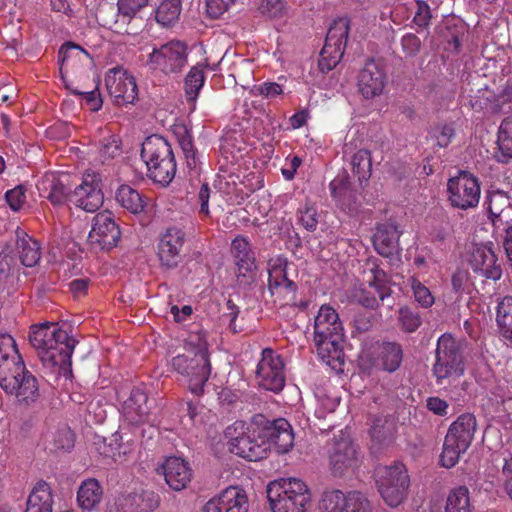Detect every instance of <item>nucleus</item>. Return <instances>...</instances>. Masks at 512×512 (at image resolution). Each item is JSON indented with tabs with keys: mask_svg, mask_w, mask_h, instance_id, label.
Instances as JSON below:
<instances>
[{
	"mask_svg": "<svg viewBox=\"0 0 512 512\" xmlns=\"http://www.w3.org/2000/svg\"><path fill=\"white\" fill-rule=\"evenodd\" d=\"M121 154L122 148L119 136L110 134L102 139L99 147V158L103 163L116 159Z\"/></svg>",
	"mask_w": 512,
	"mask_h": 512,
	"instance_id": "obj_52",
	"label": "nucleus"
},
{
	"mask_svg": "<svg viewBox=\"0 0 512 512\" xmlns=\"http://www.w3.org/2000/svg\"><path fill=\"white\" fill-rule=\"evenodd\" d=\"M298 221L308 231H315L318 225L317 210L314 205L306 203L298 211Z\"/></svg>",
	"mask_w": 512,
	"mask_h": 512,
	"instance_id": "obj_59",
	"label": "nucleus"
},
{
	"mask_svg": "<svg viewBox=\"0 0 512 512\" xmlns=\"http://www.w3.org/2000/svg\"><path fill=\"white\" fill-rule=\"evenodd\" d=\"M117 512H153L159 505L158 496L151 491L129 493L117 498Z\"/></svg>",
	"mask_w": 512,
	"mask_h": 512,
	"instance_id": "obj_32",
	"label": "nucleus"
},
{
	"mask_svg": "<svg viewBox=\"0 0 512 512\" xmlns=\"http://www.w3.org/2000/svg\"><path fill=\"white\" fill-rule=\"evenodd\" d=\"M219 494L227 512H248L249 502L244 489L230 486Z\"/></svg>",
	"mask_w": 512,
	"mask_h": 512,
	"instance_id": "obj_43",
	"label": "nucleus"
},
{
	"mask_svg": "<svg viewBox=\"0 0 512 512\" xmlns=\"http://www.w3.org/2000/svg\"><path fill=\"white\" fill-rule=\"evenodd\" d=\"M231 253L237 266V278L240 283H247L256 269L255 257L249 240L238 235L231 243Z\"/></svg>",
	"mask_w": 512,
	"mask_h": 512,
	"instance_id": "obj_29",
	"label": "nucleus"
},
{
	"mask_svg": "<svg viewBox=\"0 0 512 512\" xmlns=\"http://www.w3.org/2000/svg\"><path fill=\"white\" fill-rule=\"evenodd\" d=\"M408 283L413 292L414 299L419 306L422 308H430L433 306L435 297L427 286L415 276L410 277Z\"/></svg>",
	"mask_w": 512,
	"mask_h": 512,
	"instance_id": "obj_53",
	"label": "nucleus"
},
{
	"mask_svg": "<svg viewBox=\"0 0 512 512\" xmlns=\"http://www.w3.org/2000/svg\"><path fill=\"white\" fill-rule=\"evenodd\" d=\"M37 188L41 195L54 205L62 204L69 197L65 186L54 174H46L37 184Z\"/></svg>",
	"mask_w": 512,
	"mask_h": 512,
	"instance_id": "obj_40",
	"label": "nucleus"
},
{
	"mask_svg": "<svg viewBox=\"0 0 512 512\" xmlns=\"http://www.w3.org/2000/svg\"><path fill=\"white\" fill-rule=\"evenodd\" d=\"M375 350L378 354L376 359L372 358L369 349L365 348L361 351L359 363L362 367H379L388 372H394L400 367L403 351L399 344L395 342H385L377 345Z\"/></svg>",
	"mask_w": 512,
	"mask_h": 512,
	"instance_id": "obj_25",
	"label": "nucleus"
},
{
	"mask_svg": "<svg viewBox=\"0 0 512 512\" xmlns=\"http://www.w3.org/2000/svg\"><path fill=\"white\" fill-rule=\"evenodd\" d=\"M58 58L59 73L65 88L75 95H82L89 110L94 112L100 110L103 102L98 90V83L93 90L82 92L74 88L73 82L70 80L71 76L83 75L86 72L91 60L89 54L76 44L66 43L60 48Z\"/></svg>",
	"mask_w": 512,
	"mask_h": 512,
	"instance_id": "obj_4",
	"label": "nucleus"
},
{
	"mask_svg": "<svg viewBox=\"0 0 512 512\" xmlns=\"http://www.w3.org/2000/svg\"><path fill=\"white\" fill-rule=\"evenodd\" d=\"M401 46L406 56H415L420 50L421 41L415 34L407 33L401 39Z\"/></svg>",
	"mask_w": 512,
	"mask_h": 512,
	"instance_id": "obj_62",
	"label": "nucleus"
},
{
	"mask_svg": "<svg viewBox=\"0 0 512 512\" xmlns=\"http://www.w3.org/2000/svg\"><path fill=\"white\" fill-rule=\"evenodd\" d=\"M141 159L147 175L161 186L169 185L176 174V161L169 142L160 135H150L142 143Z\"/></svg>",
	"mask_w": 512,
	"mask_h": 512,
	"instance_id": "obj_5",
	"label": "nucleus"
},
{
	"mask_svg": "<svg viewBox=\"0 0 512 512\" xmlns=\"http://www.w3.org/2000/svg\"><path fill=\"white\" fill-rule=\"evenodd\" d=\"M311 497L310 488L299 478H281L268 486L272 512H307Z\"/></svg>",
	"mask_w": 512,
	"mask_h": 512,
	"instance_id": "obj_6",
	"label": "nucleus"
},
{
	"mask_svg": "<svg viewBox=\"0 0 512 512\" xmlns=\"http://www.w3.org/2000/svg\"><path fill=\"white\" fill-rule=\"evenodd\" d=\"M207 63H198L193 66L187 73L184 80V91L186 100L190 106V110L196 109V101L205 83V68Z\"/></svg>",
	"mask_w": 512,
	"mask_h": 512,
	"instance_id": "obj_38",
	"label": "nucleus"
},
{
	"mask_svg": "<svg viewBox=\"0 0 512 512\" xmlns=\"http://www.w3.org/2000/svg\"><path fill=\"white\" fill-rule=\"evenodd\" d=\"M470 493L467 487L459 486L450 491L447 497L445 512H472Z\"/></svg>",
	"mask_w": 512,
	"mask_h": 512,
	"instance_id": "obj_47",
	"label": "nucleus"
},
{
	"mask_svg": "<svg viewBox=\"0 0 512 512\" xmlns=\"http://www.w3.org/2000/svg\"><path fill=\"white\" fill-rule=\"evenodd\" d=\"M184 244V232L175 227L168 228L160 237L158 257L161 264L173 268L180 262V252Z\"/></svg>",
	"mask_w": 512,
	"mask_h": 512,
	"instance_id": "obj_28",
	"label": "nucleus"
},
{
	"mask_svg": "<svg viewBox=\"0 0 512 512\" xmlns=\"http://www.w3.org/2000/svg\"><path fill=\"white\" fill-rule=\"evenodd\" d=\"M256 376L259 386L265 390L279 392L285 385V365L282 357L270 348L262 351Z\"/></svg>",
	"mask_w": 512,
	"mask_h": 512,
	"instance_id": "obj_19",
	"label": "nucleus"
},
{
	"mask_svg": "<svg viewBox=\"0 0 512 512\" xmlns=\"http://www.w3.org/2000/svg\"><path fill=\"white\" fill-rule=\"evenodd\" d=\"M100 181L99 175L85 173L81 184L69 194L68 201L86 212H96L104 202Z\"/></svg>",
	"mask_w": 512,
	"mask_h": 512,
	"instance_id": "obj_23",
	"label": "nucleus"
},
{
	"mask_svg": "<svg viewBox=\"0 0 512 512\" xmlns=\"http://www.w3.org/2000/svg\"><path fill=\"white\" fill-rule=\"evenodd\" d=\"M364 284L354 293L356 301L364 307L375 308L391 295L387 273L379 268L377 259H369L363 271Z\"/></svg>",
	"mask_w": 512,
	"mask_h": 512,
	"instance_id": "obj_9",
	"label": "nucleus"
},
{
	"mask_svg": "<svg viewBox=\"0 0 512 512\" xmlns=\"http://www.w3.org/2000/svg\"><path fill=\"white\" fill-rule=\"evenodd\" d=\"M74 433L69 427H62L46 437V448L50 451L68 452L74 447Z\"/></svg>",
	"mask_w": 512,
	"mask_h": 512,
	"instance_id": "obj_48",
	"label": "nucleus"
},
{
	"mask_svg": "<svg viewBox=\"0 0 512 512\" xmlns=\"http://www.w3.org/2000/svg\"><path fill=\"white\" fill-rule=\"evenodd\" d=\"M29 340L47 368L71 364L77 341L58 323L44 322L30 327Z\"/></svg>",
	"mask_w": 512,
	"mask_h": 512,
	"instance_id": "obj_1",
	"label": "nucleus"
},
{
	"mask_svg": "<svg viewBox=\"0 0 512 512\" xmlns=\"http://www.w3.org/2000/svg\"><path fill=\"white\" fill-rule=\"evenodd\" d=\"M496 322L503 337L512 341V296H506L498 302Z\"/></svg>",
	"mask_w": 512,
	"mask_h": 512,
	"instance_id": "obj_46",
	"label": "nucleus"
},
{
	"mask_svg": "<svg viewBox=\"0 0 512 512\" xmlns=\"http://www.w3.org/2000/svg\"><path fill=\"white\" fill-rule=\"evenodd\" d=\"M375 481L383 501L390 507H398L407 498L410 476L406 466L395 461L376 469Z\"/></svg>",
	"mask_w": 512,
	"mask_h": 512,
	"instance_id": "obj_8",
	"label": "nucleus"
},
{
	"mask_svg": "<svg viewBox=\"0 0 512 512\" xmlns=\"http://www.w3.org/2000/svg\"><path fill=\"white\" fill-rule=\"evenodd\" d=\"M15 245L18 249L19 259L26 267H34L41 258L40 244L32 239L23 229L15 231Z\"/></svg>",
	"mask_w": 512,
	"mask_h": 512,
	"instance_id": "obj_36",
	"label": "nucleus"
},
{
	"mask_svg": "<svg viewBox=\"0 0 512 512\" xmlns=\"http://www.w3.org/2000/svg\"><path fill=\"white\" fill-rule=\"evenodd\" d=\"M53 494L50 485L41 480L31 490L25 512H52Z\"/></svg>",
	"mask_w": 512,
	"mask_h": 512,
	"instance_id": "obj_37",
	"label": "nucleus"
},
{
	"mask_svg": "<svg viewBox=\"0 0 512 512\" xmlns=\"http://www.w3.org/2000/svg\"><path fill=\"white\" fill-rule=\"evenodd\" d=\"M399 322L402 330L407 333L415 332L422 324L420 314L409 307H402L399 310Z\"/></svg>",
	"mask_w": 512,
	"mask_h": 512,
	"instance_id": "obj_56",
	"label": "nucleus"
},
{
	"mask_svg": "<svg viewBox=\"0 0 512 512\" xmlns=\"http://www.w3.org/2000/svg\"><path fill=\"white\" fill-rule=\"evenodd\" d=\"M466 261L475 274L497 281L502 276V269L497 263L493 243L472 244L467 252Z\"/></svg>",
	"mask_w": 512,
	"mask_h": 512,
	"instance_id": "obj_21",
	"label": "nucleus"
},
{
	"mask_svg": "<svg viewBox=\"0 0 512 512\" xmlns=\"http://www.w3.org/2000/svg\"><path fill=\"white\" fill-rule=\"evenodd\" d=\"M476 418L470 413L460 415L449 427L445 436L440 464L454 467L470 447L476 431Z\"/></svg>",
	"mask_w": 512,
	"mask_h": 512,
	"instance_id": "obj_7",
	"label": "nucleus"
},
{
	"mask_svg": "<svg viewBox=\"0 0 512 512\" xmlns=\"http://www.w3.org/2000/svg\"><path fill=\"white\" fill-rule=\"evenodd\" d=\"M512 103V80L509 79L499 92L485 86L471 96L470 105L475 111L496 114L504 111L505 106Z\"/></svg>",
	"mask_w": 512,
	"mask_h": 512,
	"instance_id": "obj_24",
	"label": "nucleus"
},
{
	"mask_svg": "<svg viewBox=\"0 0 512 512\" xmlns=\"http://www.w3.org/2000/svg\"><path fill=\"white\" fill-rule=\"evenodd\" d=\"M451 284L454 292L459 296H462L463 294H470L474 287L470 273L464 269H458L452 275Z\"/></svg>",
	"mask_w": 512,
	"mask_h": 512,
	"instance_id": "obj_55",
	"label": "nucleus"
},
{
	"mask_svg": "<svg viewBox=\"0 0 512 512\" xmlns=\"http://www.w3.org/2000/svg\"><path fill=\"white\" fill-rule=\"evenodd\" d=\"M236 0H207L206 11L209 17L217 19L227 12Z\"/></svg>",
	"mask_w": 512,
	"mask_h": 512,
	"instance_id": "obj_61",
	"label": "nucleus"
},
{
	"mask_svg": "<svg viewBox=\"0 0 512 512\" xmlns=\"http://www.w3.org/2000/svg\"><path fill=\"white\" fill-rule=\"evenodd\" d=\"M313 341L325 364L333 369L343 365L344 327L337 311L330 305H322L315 316Z\"/></svg>",
	"mask_w": 512,
	"mask_h": 512,
	"instance_id": "obj_2",
	"label": "nucleus"
},
{
	"mask_svg": "<svg viewBox=\"0 0 512 512\" xmlns=\"http://www.w3.org/2000/svg\"><path fill=\"white\" fill-rule=\"evenodd\" d=\"M320 512H371L368 499L358 491L327 490L322 494Z\"/></svg>",
	"mask_w": 512,
	"mask_h": 512,
	"instance_id": "obj_18",
	"label": "nucleus"
},
{
	"mask_svg": "<svg viewBox=\"0 0 512 512\" xmlns=\"http://www.w3.org/2000/svg\"><path fill=\"white\" fill-rule=\"evenodd\" d=\"M268 288L274 303L280 306L295 305L297 285L287 277V260L274 256L268 261Z\"/></svg>",
	"mask_w": 512,
	"mask_h": 512,
	"instance_id": "obj_13",
	"label": "nucleus"
},
{
	"mask_svg": "<svg viewBox=\"0 0 512 512\" xmlns=\"http://www.w3.org/2000/svg\"><path fill=\"white\" fill-rule=\"evenodd\" d=\"M352 171L360 182L366 181L372 170L371 153L366 149L358 150L352 157Z\"/></svg>",
	"mask_w": 512,
	"mask_h": 512,
	"instance_id": "obj_49",
	"label": "nucleus"
},
{
	"mask_svg": "<svg viewBox=\"0 0 512 512\" xmlns=\"http://www.w3.org/2000/svg\"><path fill=\"white\" fill-rule=\"evenodd\" d=\"M166 483L175 491H180L190 483L192 469L189 463L180 457H167L162 466Z\"/></svg>",
	"mask_w": 512,
	"mask_h": 512,
	"instance_id": "obj_31",
	"label": "nucleus"
},
{
	"mask_svg": "<svg viewBox=\"0 0 512 512\" xmlns=\"http://www.w3.org/2000/svg\"><path fill=\"white\" fill-rule=\"evenodd\" d=\"M349 34V20L338 18L328 29L325 44L320 53L319 67L327 72L336 67L342 59Z\"/></svg>",
	"mask_w": 512,
	"mask_h": 512,
	"instance_id": "obj_14",
	"label": "nucleus"
},
{
	"mask_svg": "<svg viewBox=\"0 0 512 512\" xmlns=\"http://www.w3.org/2000/svg\"><path fill=\"white\" fill-rule=\"evenodd\" d=\"M0 386L21 407H31L41 398L38 379L25 365L4 378Z\"/></svg>",
	"mask_w": 512,
	"mask_h": 512,
	"instance_id": "obj_12",
	"label": "nucleus"
},
{
	"mask_svg": "<svg viewBox=\"0 0 512 512\" xmlns=\"http://www.w3.org/2000/svg\"><path fill=\"white\" fill-rule=\"evenodd\" d=\"M402 232L394 223H383L377 226L373 236L375 250L384 257H391L399 251V238Z\"/></svg>",
	"mask_w": 512,
	"mask_h": 512,
	"instance_id": "obj_34",
	"label": "nucleus"
},
{
	"mask_svg": "<svg viewBox=\"0 0 512 512\" xmlns=\"http://www.w3.org/2000/svg\"><path fill=\"white\" fill-rule=\"evenodd\" d=\"M187 62V47L180 41H171L149 54L147 63L164 73L179 72Z\"/></svg>",
	"mask_w": 512,
	"mask_h": 512,
	"instance_id": "obj_22",
	"label": "nucleus"
},
{
	"mask_svg": "<svg viewBox=\"0 0 512 512\" xmlns=\"http://www.w3.org/2000/svg\"><path fill=\"white\" fill-rule=\"evenodd\" d=\"M332 197L342 209L350 208V201L353 193L349 189V183L344 177H337L330 182Z\"/></svg>",
	"mask_w": 512,
	"mask_h": 512,
	"instance_id": "obj_50",
	"label": "nucleus"
},
{
	"mask_svg": "<svg viewBox=\"0 0 512 512\" xmlns=\"http://www.w3.org/2000/svg\"><path fill=\"white\" fill-rule=\"evenodd\" d=\"M171 368L187 382L191 393L201 395L208 381L211 367L209 359L191 354H178L171 360Z\"/></svg>",
	"mask_w": 512,
	"mask_h": 512,
	"instance_id": "obj_11",
	"label": "nucleus"
},
{
	"mask_svg": "<svg viewBox=\"0 0 512 512\" xmlns=\"http://www.w3.org/2000/svg\"><path fill=\"white\" fill-rule=\"evenodd\" d=\"M259 12L267 18H282L286 14V5L283 0H262Z\"/></svg>",
	"mask_w": 512,
	"mask_h": 512,
	"instance_id": "obj_57",
	"label": "nucleus"
},
{
	"mask_svg": "<svg viewBox=\"0 0 512 512\" xmlns=\"http://www.w3.org/2000/svg\"><path fill=\"white\" fill-rule=\"evenodd\" d=\"M464 373L463 358L459 343L451 334H443L437 341L436 361L433 375L438 384L451 377H459Z\"/></svg>",
	"mask_w": 512,
	"mask_h": 512,
	"instance_id": "obj_10",
	"label": "nucleus"
},
{
	"mask_svg": "<svg viewBox=\"0 0 512 512\" xmlns=\"http://www.w3.org/2000/svg\"><path fill=\"white\" fill-rule=\"evenodd\" d=\"M148 3L149 0H118V13L120 16L130 20L134 18L141 9L146 7Z\"/></svg>",
	"mask_w": 512,
	"mask_h": 512,
	"instance_id": "obj_58",
	"label": "nucleus"
},
{
	"mask_svg": "<svg viewBox=\"0 0 512 512\" xmlns=\"http://www.w3.org/2000/svg\"><path fill=\"white\" fill-rule=\"evenodd\" d=\"M387 83V75L380 61L369 59L360 70L357 77V86L365 99L380 96Z\"/></svg>",
	"mask_w": 512,
	"mask_h": 512,
	"instance_id": "obj_27",
	"label": "nucleus"
},
{
	"mask_svg": "<svg viewBox=\"0 0 512 512\" xmlns=\"http://www.w3.org/2000/svg\"><path fill=\"white\" fill-rule=\"evenodd\" d=\"M117 203L132 214H139L145 208L142 195L133 187L123 184L118 187L115 195Z\"/></svg>",
	"mask_w": 512,
	"mask_h": 512,
	"instance_id": "obj_42",
	"label": "nucleus"
},
{
	"mask_svg": "<svg viewBox=\"0 0 512 512\" xmlns=\"http://www.w3.org/2000/svg\"><path fill=\"white\" fill-rule=\"evenodd\" d=\"M105 85L114 103L119 106L134 104L138 100V86L132 73L121 66L109 69Z\"/></svg>",
	"mask_w": 512,
	"mask_h": 512,
	"instance_id": "obj_16",
	"label": "nucleus"
},
{
	"mask_svg": "<svg viewBox=\"0 0 512 512\" xmlns=\"http://www.w3.org/2000/svg\"><path fill=\"white\" fill-rule=\"evenodd\" d=\"M120 237V228L110 212L98 213L93 218L88 235V243L93 250L109 251L117 246Z\"/></svg>",
	"mask_w": 512,
	"mask_h": 512,
	"instance_id": "obj_20",
	"label": "nucleus"
},
{
	"mask_svg": "<svg viewBox=\"0 0 512 512\" xmlns=\"http://www.w3.org/2000/svg\"><path fill=\"white\" fill-rule=\"evenodd\" d=\"M497 146L496 159L498 162L508 163L512 160V117L502 121L498 130Z\"/></svg>",
	"mask_w": 512,
	"mask_h": 512,
	"instance_id": "obj_44",
	"label": "nucleus"
},
{
	"mask_svg": "<svg viewBox=\"0 0 512 512\" xmlns=\"http://www.w3.org/2000/svg\"><path fill=\"white\" fill-rule=\"evenodd\" d=\"M262 416L255 417L251 422L237 420L229 425L225 431L224 436L227 440L229 449L241 442L248 435H256L262 431Z\"/></svg>",
	"mask_w": 512,
	"mask_h": 512,
	"instance_id": "obj_39",
	"label": "nucleus"
},
{
	"mask_svg": "<svg viewBox=\"0 0 512 512\" xmlns=\"http://www.w3.org/2000/svg\"><path fill=\"white\" fill-rule=\"evenodd\" d=\"M262 439L267 440L269 451L274 449L279 454L289 452L294 445V434L290 423L284 418L273 421L262 419Z\"/></svg>",
	"mask_w": 512,
	"mask_h": 512,
	"instance_id": "obj_26",
	"label": "nucleus"
},
{
	"mask_svg": "<svg viewBox=\"0 0 512 512\" xmlns=\"http://www.w3.org/2000/svg\"><path fill=\"white\" fill-rule=\"evenodd\" d=\"M15 263L14 245L6 243L0 251V273H5Z\"/></svg>",
	"mask_w": 512,
	"mask_h": 512,
	"instance_id": "obj_63",
	"label": "nucleus"
},
{
	"mask_svg": "<svg viewBox=\"0 0 512 512\" xmlns=\"http://www.w3.org/2000/svg\"><path fill=\"white\" fill-rule=\"evenodd\" d=\"M6 201L13 211L21 209L26 201V189L23 185H18L10 189L5 194Z\"/></svg>",
	"mask_w": 512,
	"mask_h": 512,
	"instance_id": "obj_60",
	"label": "nucleus"
},
{
	"mask_svg": "<svg viewBox=\"0 0 512 512\" xmlns=\"http://www.w3.org/2000/svg\"><path fill=\"white\" fill-rule=\"evenodd\" d=\"M417 10L414 15V23L423 28L428 26L431 19V12L429 6L424 1H417Z\"/></svg>",
	"mask_w": 512,
	"mask_h": 512,
	"instance_id": "obj_64",
	"label": "nucleus"
},
{
	"mask_svg": "<svg viewBox=\"0 0 512 512\" xmlns=\"http://www.w3.org/2000/svg\"><path fill=\"white\" fill-rule=\"evenodd\" d=\"M448 200L458 209L467 210L478 205L480 200V184L472 174L460 171L447 183Z\"/></svg>",
	"mask_w": 512,
	"mask_h": 512,
	"instance_id": "obj_15",
	"label": "nucleus"
},
{
	"mask_svg": "<svg viewBox=\"0 0 512 512\" xmlns=\"http://www.w3.org/2000/svg\"><path fill=\"white\" fill-rule=\"evenodd\" d=\"M102 494V488L96 479H86L77 492L78 504L84 510H92L100 503Z\"/></svg>",
	"mask_w": 512,
	"mask_h": 512,
	"instance_id": "obj_41",
	"label": "nucleus"
},
{
	"mask_svg": "<svg viewBox=\"0 0 512 512\" xmlns=\"http://www.w3.org/2000/svg\"><path fill=\"white\" fill-rule=\"evenodd\" d=\"M329 462L334 476L341 477L359 465V452L347 432L341 431L329 449Z\"/></svg>",
	"mask_w": 512,
	"mask_h": 512,
	"instance_id": "obj_17",
	"label": "nucleus"
},
{
	"mask_svg": "<svg viewBox=\"0 0 512 512\" xmlns=\"http://www.w3.org/2000/svg\"><path fill=\"white\" fill-rule=\"evenodd\" d=\"M509 205V198L502 192L492 193L488 197L487 210L489 212V217L494 225L497 221L502 220V214L504 213L505 209L509 207Z\"/></svg>",
	"mask_w": 512,
	"mask_h": 512,
	"instance_id": "obj_54",
	"label": "nucleus"
},
{
	"mask_svg": "<svg viewBox=\"0 0 512 512\" xmlns=\"http://www.w3.org/2000/svg\"><path fill=\"white\" fill-rule=\"evenodd\" d=\"M185 352L187 354H191L194 356H204V358L209 359L208 354V343L206 340V335L202 330H198L195 332H191L186 339Z\"/></svg>",
	"mask_w": 512,
	"mask_h": 512,
	"instance_id": "obj_51",
	"label": "nucleus"
},
{
	"mask_svg": "<svg viewBox=\"0 0 512 512\" xmlns=\"http://www.w3.org/2000/svg\"><path fill=\"white\" fill-rule=\"evenodd\" d=\"M267 440L262 439V433L248 435L241 442L234 444L229 451L248 461H258L266 457L269 451Z\"/></svg>",
	"mask_w": 512,
	"mask_h": 512,
	"instance_id": "obj_35",
	"label": "nucleus"
},
{
	"mask_svg": "<svg viewBox=\"0 0 512 512\" xmlns=\"http://www.w3.org/2000/svg\"><path fill=\"white\" fill-rule=\"evenodd\" d=\"M24 362L18 352L15 339L9 334L0 335V382L15 373Z\"/></svg>",
	"mask_w": 512,
	"mask_h": 512,
	"instance_id": "obj_33",
	"label": "nucleus"
},
{
	"mask_svg": "<svg viewBox=\"0 0 512 512\" xmlns=\"http://www.w3.org/2000/svg\"><path fill=\"white\" fill-rule=\"evenodd\" d=\"M263 176L259 171L230 162L221 168L215 180V187L230 205H240L253 192L263 187Z\"/></svg>",
	"mask_w": 512,
	"mask_h": 512,
	"instance_id": "obj_3",
	"label": "nucleus"
},
{
	"mask_svg": "<svg viewBox=\"0 0 512 512\" xmlns=\"http://www.w3.org/2000/svg\"><path fill=\"white\" fill-rule=\"evenodd\" d=\"M181 12V0H159L155 10V19L163 27L173 25Z\"/></svg>",
	"mask_w": 512,
	"mask_h": 512,
	"instance_id": "obj_45",
	"label": "nucleus"
},
{
	"mask_svg": "<svg viewBox=\"0 0 512 512\" xmlns=\"http://www.w3.org/2000/svg\"><path fill=\"white\" fill-rule=\"evenodd\" d=\"M122 414L129 423L138 425L148 422L150 407L146 392L135 387L131 390L129 397L123 402Z\"/></svg>",
	"mask_w": 512,
	"mask_h": 512,
	"instance_id": "obj_30",
	"label": "nucleus"
}]
</instances>
